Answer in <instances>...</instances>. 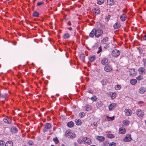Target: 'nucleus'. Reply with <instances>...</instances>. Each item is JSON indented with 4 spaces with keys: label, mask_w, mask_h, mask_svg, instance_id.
<instances>
[{
    "label": "nucleus",
    "mask_w": 146,
    "mask_h": 146,
    "mask_svg": "<svg viewBox=\"0 0 146 146\" xmlns=\"http://www.w3.org/2000/svg\"><path fill=\"white\" fill-rule=\"evenodd\" d=\"M83 141L84 142L88 143V145L91 144V141L90 139L86 137H84L83 138Z\"/></svg>",
    "instance_id": "obj_7"
},
{
    "label": "nucleus",
    "mask_w": 146,
    "mask_h": 146,
    "mask_svg": "<svg viewBox=\"0 0 146 146\" xmlns=\"http://www.w3.org/2000/svg\"><path fill=\"white\" fill-rule=\"evenodd\" d=\"M96 37L97 38H98L101 36L103 33V31L101 29H98L97 30L96 29Z\"/></svg>",
    "instance_id": "obj_1"
},
{
    "label": "nucleus",
    "mask_w": 146,
    "mask_h": 146,
    "mask_svg": "<svg viewBox=\"0 0 146 146\" xmlns=\"http://www.w3.org/2000/svg\"><path fill=\"white\" fill-rule=\"evenodd\" d=\"M4 141L2 140H0V146H2L4 145Z\"/></svg>",
    "instance_id": "obj_52"
},
{
    "label": "nucleus",
    "mask_w": 146,
    "mask_h": 146,
    "mask_svg": "<svg viewBox=\"0 0 146 146\" xmlns=\"http://www.w3.org/2000/svg\"><path fill=\"white\" fill-rule=\"evenodd\" d=\"M136 79L138 80H140L142 79V77L141 76H138L137 77Z\"/></svg>",
    "instance_id": "obj_50"
},
{
    "label": "nucleus",
    "mask_w": 146,
    "mask_h": 146,
    "mask_svg": "<svg viewBox=\"0 0 146 146\" xmlns=\"http://www.w3.org/2000/svg\"><path fill=\"white\" fill-rule=\"evenodd\" d=\"M70 37V36L69 34L68 33H66L63 36V38L64 39H68Z\"/></svg>",
    "instance_id": "obj_29"
},
{
    "label": "nucleus",
    "mask_w": 146,
    "mask_h": 146,
    "mask_svg": "<svg viewBox=\"0 0 146 146\" xmlns=\"http://www.w3.org/2000/svg\"><path fill=\"white\" fill-rule=\"evenodd\" d=\"M139 71L141 74H143L145 73V69L143 68H140L139 69Z\"/></svg>",
    "instance_id": "obj_25"
},
{
    "label": "nucleus",
    "mask_w": 146,
    "mask_h": 146,
    "mask_svg": "<svg viewBox=\"0 0 146 146\" xmlns=\"http://www.w3.org/2000/svg\"><path fill=\"white\" fill-rule=\"evenodd\" d=\"M116 94L114 93H112L110 94V97L112 99H114L116 97Z\"/></svg>",
    "instance_id": "obj_38"
},
{
    "label": "nucleus",
    "mask_w": 146,
    "mask_h": 146,
    "mask_svg": "<svg viewBox=\"0 0 146 146\" xmlns=\"http://www.w3.org/2000/svg\"><path fill=\"white\" fill-rule=\"evenodd\" d=\"M106 118H107V120L109 121H110L114 119V116H113L112 117H109L107 116H106Z\"/></svg>",
    "instance_id": "obj_37"
},
{
    "label": "nucleus",
    "mask_w": 146,
    "mask_h": 146,
    "mask_svg": "<svg viewBox=\"0 0 146 146\" xmlns=\"http://www.w3.org/2000/svg\"><path fill=\"white\" fill-rule=\"evenodd\" d=\"M43 2H39L37 3V6H40L41 5H42L43 4Z\"/></svg>",
    "instance_id": "obj_53"
},
{
    "label": "nucleus",
    "mask_w": 146,
    "mask_h": 146,
    "mask_svg": "<svg viewBox=\"0 0 146 146\" xmlns=\"http://www.w3.org/2000/svg\"><path fill=\"white\" fill-rule=\"evenodd\" d=\"M102 46H100L98 48V50L97 51V53L98 54L100 52L102 51Z\"/></svg>",
    "instance_id": "obj_47"
},
{
    "label": "nucleus",
    "mask_w": 146,
    "mask_h": 146,
    "mask_svg": "<svg viewBox=\"0 0 146 146\" xmlns=\"http://www.w3.org/2000/svg\"><path fill=\"white\" fill-rule=\"evenodd\" d=\"M109 38L108 37H106L104 38L101 40V43L103 44H104L108 41Z\"/></svg>",
    "instance_id": "obj_20"
},
{
    "label": "nucleus",
    "mask_w": 146,
    "mask_h": 146,
    "mask_svg": "<svg viewBox=\"0 0 146 146\" xmlns=\"http://www.w3.org/2000/svg\"><path fill=\"white\" fill-rule=\"evenodd\" d=\"M60 146H66L62 144Z\"/></svg>",
    "instance_id": "obj_59"
},
{
    "label": "nucleus",
    "mask_w": 146,
    "mask_h": 146,
    "mask_svg": "<svg viewBox=\"0 0 146 146\" xmlns=\"http://www.w3.org/2000/svg\"><path fill=\"white\" fill-rule=\"evenodd\" d=\"M85 57V54H81L80 56V58L81 60L83 62L84 61V59Z\"/></svg>",
    "instance_id": "obj_31"
},
{
    "label": "nucleus",
    "mask_w": 146,
    "mask_h": 146,
    "mask_svg": "<svg viewBox=\"0 0 146 146\" xmlns=\"http://www.w3.org/2000/svg\"><path fill=\"white\" fill-rule=\"evenodd\" d=\"M113 27L115 29H119L121 27V25L119 23L116 22L114 25Z\"/></svg>",
    "instance_id": "obj_16"
},
{
    "label": "nucleus",
    "mask_w": 146,
    "mask_h": 146,
    "mask_svg": "<svg viewBox=\"0 0 146 146\" xmlns=\"http://www.w3.org/2000/svg\"><path fill=\"white\" fill-rule=\"evenodd\" d=\"M90 146H95L94 145H90Z\"/></svg>",
    "instance_id": "obj_64"
},
{
    "label": "nucleus",
    "mask_w": 146,
    "mask_h": 146,
    "mask_svg": "<svg viewBox=\"0 0 146 146\" xmlns=\"http://www.w3.org/2000/svg\"><path fill=\"white\" fill-rule=\"evenodd\" d=\"M125 114L127 116H130L132 113L131 110L130 109H126L124 110Z\"/></svg>",
    "instance_id": "obj_10"
},
{
    "label": "nucleus",
    "mask_w": 146,
    "mask_h": 146,
    "mask_svg": "<svg viewBox=\"0 0 146 146\" xmlns=\"http://www.w3.org/2000/svg\"><path fill=\"white\" fill-rule=\"evenodd\" d=\"M116 144L114 142H112L109 144V146H115Z\"/></svg>",
    "instance_id": "obj_48"
},
{
    "label": "nucleus",
    "mask_w": 146,
    "mask_h": 146,
    "mask_svg": "<svg viewBox=\"0 0 146 146\" xmlns=\"http://www.w3.org/2000/svg\"><path fill=\"white\" fill-rule=\"evenodd\" d=\"M130 82L131 84L134 85L136 83L137 81L135 79H131L130 80Z\"/></svg>",
    "instance_id": "obj_32"
},
{
    "label": "nucleus",
    "mask_w": 146,
    "mask_h": 146,
    "mask_svg": "<svg viewBox=\"0 0 146 146\" xmlns=\"http://www.w3.org/2000/svg\"><path fill=\"white\" fill-rule=\"evenodd\" d=\"M8 94H7L5 93L1 94L0 92V98H5L7 96Z\"/></svg>",
    "instance_id": "obj_26"
},
{
    "label": "nucleus",
    "mask_w": 146,
    "mask_h": 146,
    "mask_svg": "<svg viewBox=\"0 0 146 146\" xmlns=\"http://www.w3.org/2000/svg\"><path fill=\"white\" fill-rule=\"evenodd\" d=\"M134 69H131L129 70V72L130 75L131 76H134L136 74V72Z\"/></svg>",
    "instance_id": "obj_11"
},
{
    "label": "nucleus",
    "mask_w": 146,
    "mask_h": 146,
    "mask_svg": "<svg viewBox=\"0 0 146 146\" xmlns=\"http://www.w3.org/2000/svg\"><path fill=\"white\" fill-rule=\"evenodd\" d=\"M143 61H144V64H145V61H146L145 59Z\"/></svg>",
    "instance_id": "obj_60"
},
{
    "label": "nucleus",
    "mask_w": 146,
    "mask_h": 146,
    "mask_svg": "<svg viewBox=\"0 0 146 146\" xmlns=\"http://www.w3.org/2000/svg\"><path fill=\"white\" fill-rule=\"evenodd\" d=\"M91 100L93 102H95L96 101L97 99V98L95 96H93L91 98Z\"/></svg>",
    "instance_id": "obj_45"
},
{
    "label": "nucleus",
    "mask_w": 146,
    "mask_h": 146,
    "mask_svg": "<svg viewBox=\"0 0 146 146\" xmlns=\"http://www.w3.org/2000/svg\"><path fill=\"white\" fill-rule=\"evenodd\" d=\"M33 142L32 141H29L28 142V144L29 145H33Z\"/></svg>",
    "instance_id": "obj_51"
},
{
    "label": "nucleus",
    "mask_w": 146,
    "mask_h": 146,
    "mask_svg": "<svg viewBox=\"0 0 146 146\" xmlns=\"http://www.w3.org/2000/svg\"><path fill=\"white\" fill-rule=\"evenodd\" d=\"M123 12H124V13H125V12H126V10H124V11Z\"/></svg>",
    "instance_id": "obj_61"
},
{
    "label": "nucleus",
    "mask_w": 146,
    "mask_h": 146,
    "mask_svg": "<svg viewBox=\"0 0 146 146\" xmlns=\"http://www.w3.org/2000/svg\"><path fill=\"white\" fill-rule=\"evenodd\" d=\"M137 115L140 117H142L143 115V112L140 109H138L137 110Z\"/></svg>",
    "instance_id": "obj_9"
},
{
    "label": "nucleus",
    "mask_w": 146,
    "mask_h": 146,
    "mask_svg": "<svg viewBox=\"0 0 146 146\" xmlns=\"http://www.w3.org/2000/svg\"><path fill=\"white\" fill-rule=\"evenodd\" d=\"M71 131L69 130L66 131L65 132V136L68 137L70 136L72 134Z\"/></svg>",
    "instance_id": "obj_21"
},
{
    "label": "nucleus",
    "mask_w": 146,
    "mask_h": 146,
    "mask_svg": "<svg viewBox=\"0 0 146 146\" xmlns=\"http://www.w3.org/2000/svg\"><path fill=\"white\" fill-rule=\"evenodd\" d=\"M120 54L119 51L117 49L113 50L112 52V55L114 57H118Z\"/></svg>",
    "instance_id": "obj_3"
},
{
    "label": "nucleus",
    "mask_w": 146,
    "mask_h": 146,
    "mask_svg": "<svg viewBox=\"0 0 146 146\" xmlns=\"http://www.w3.org/2000/svg\"><path fill=\"white\" fill-rule=\"evenodd\" d=\"M146 91V88L144 87H141L139 90V92L141 94H144Z\"/></svg>",
    "instance_id": "obj_14"
},
{
    "label": "nucleus",
    "mask_w": 146,
    "mask_h": 146,
    "mask_svg": "<svg viewBox=\"0 0 146 146\" xmlns=\"http://www.w3.org/2000/svg\"><path fill=\"white\" fill-rule=\"evenodd\" d=\"M75 121L77 125H80L81 124V121L80 119H76Z\"/></svg>",
    "instance_id": "obj_34"
},
{
    "label": "nucleus",
    "mask_w": 146,
    "mask_h": 146,
    "mask_svg": "<svg viewBox=\"0 0 146 146\" xmlns=\"http://www.w3.org/2000/svg\"><path fill=\"white\" fill-rule=\"evenodd\" d=\"M119 131L120 133L121 134H124L126 132L125 129L123 127H120L119 129Z\"/></svg>",
    "instance_id": "obj_15"
},
{
    "label": "nucleus",
    "mask_w": 146,
    "mask_h": 146,
    "mask_svg": "<svg viewBox=\"0 0 146 146\" xmlns=\"http://www.w3.org/2000/svg\"><path fill=\"white\" fill-rule=\"evenodd\" d=\"M68 29L70 30H71L72 29V28L71 27H70L68 28Z\"/></svg>",
    "instance_id": "obj_57"
},
{
    "label": "nucleus",
    "mask_w": 146,
    "mask_h": 146,
    "mask_svg": "<svg viewBox=\"0 0 146 146\" xmlns=\"http://www.w3.org/2000/svg\"><path fill=\"white\" fill-rule=\"evenodd\" d=\"M131 139V135L130 134H127L123 140L125 142H128L130 141Z\"/></svg>",
    "instance_id": "obj_5"
},
{
    "label": "nucleus",
    "mask_w": 146,
    "mask_h": 146,
    "mask_svg": "<svg viewBox=\"0 0 146 146\" xmlns=\"http://www.w3.org/2000/svg\"><path fill=\"white\" fill-rule=\"evenodd\" d=\"M96 29H94L92 30L91 31V32L90 33L89 36L90 37H93L94 36L96 37Z\"/></svg>",
    "instance_id": "obj_8"
},
{
    "label": "nucleus",
    "mask_w": 146,
    "mask_h": 146,
    "mask_svg": "<svg viewBox=\"0 0 146 146\" xmlns=\"http://www.w3.org/2000/svg\"><path fill=\"white\" fill-rule=\"evenodd\" d=\"M13 143L11 141H8L7 142L5 145V146H13Z\"/></svg>",
    "instance_id": "obj_19"
},
{
    "label": "nucleus",
    "mask_w": 146,
    "mask_h": 146,
    "mask_svg": "<svg viewBox=\"0 0 146 146\" xmlns=\"http://www.w3.org/2000/svg\"><path fill=\"white\" fill-rule=\"evenodd\" d=\"M108 136L109 138H113L114 137V136L112 134H109L108 135Z\"/></svg>",
    "instance_id": "obj_49"
},
{
    "label": "nucleus",
    "mask_w": 146,
    "mask_h": 146,
    "mask_svg": "<svg viewBox=\"0 0 146 146\" xmlns=\"http://www.w3.org/2000/svg\"><path fill=\"white\" fill-rule=\"evenodd\" d=\"M3 121L5 123L9 124L11 123V119L10 117H7L3 119Z\"/></svg>",
    "instance_id": "obj_6"
},
{
    "label": "nucleus",
    "mask_w": 146,
    "mask_h": 146,
    "mask_svg": "<svg viewBox=\"0 0 146 146\" xmlns=\"http://www.w3.org/2000/svg\"><path fill=\"white\" fill-rule=\"evenodd\" d=\"M101 83L103 85H106L107 83V81L106 80L103 79L101 81Z\"/></svg>",
    "instance_id": "obj_36"
},
{
    "label": "nucleus",
    "mask_w": 146,
    "mask_h": 146,
    "mask_svg": "<svg viewBox=\"0 0 146 146\" xmlns=\"http://www.w3.org/2000/svg\"><path fill=\"white\" fill-rule=\"evenodd\" d=\"M82 141H83L80 139H78L77 140L78 142L80 144L81 143Z\"/></svg>",
    "instance_id": "obj_54"
},
{
    "label": "nucleus",
    "mask_w": 146,
    "mask_h": 146,
    "mask_svg": "<svg viewBox=\"0 0 146 146\" xmlns=\"http://www.w3.org/2000/svg\"><path fill=\"white\" fill-rule=\"evenodd\" d=\"M85 115V114L83 112H81L79 113V116L80 117H83Z\"/></svg>",
    "instance_id": "obj_44"
},
{
    "label": "nucleus",
    "mask_w": 146,
    "mask_h": 146,
    "mask_svg": "<svg viewBox=\"0 0 146 146\" xmlns=\"http://www.w3.org/2000/svg\"><path fill=\"white\" fill-rule=\"evenodd\" d=\"M76 143H74V146H76Z\"/></svg>",
    "instance_id": "obj_62"
},
{
    "label": "nucleus",
    "mask_w": 146,
    "mask_h": 146,
    "mask_svg": "<svg viewBox=\"0 0 146 146\" xmlns=\"http://www.w3.org/2000/svg\"><path fill=\"white\" fill-rule=\"evenodd\" d=\"M103 104L102 102L101 101H99L96 104V106L97 107V108H98L100 107H101L103 105Z\"/></svg>",
    "instance_id": "obj_18"
},
{
    "label": "nucleus",
    "mask_w": 146,
    "mask_h": 146,
    "mask_svg": "<svg viewBox=\"0 0 146 146\" xmlns=\"http://www.w3.org/2000/svg\"><path fill=\"white\" fill-rule=\"evenodd\" d=\"M53 140L56 144L58 143L59 142V141L57 137H56L55 138H53Z\"/></svg>",
    "instance_id": "obj_46"
},
{
    "label": "nucleus",
    "mask_w": 146,
    "mask_h": 146,
    "mask_svg": "<svg viewBox=\"0 0 146 146\" xmlns=\"http://www.w3.org/2000/svg\"><path fill=\"white\" fill-rule=\"evenodd\" d=\"M143 40H146V35H145L143 37Z\"/></svg>",
    "instance_id": "obj_55"
},
{
    "label": "nucleus",
    "mask_w": 146,
    "mask_h": 146,
    "mask_svg": "<svg viewBox=\"0 0 146 146\" xmlns=\"http://www.w3.org/2000/svg\"><path fill=\"white\" fill-rule=\"evenodd\" d=\"M51 127V124L50 123H46L44 126V128L43 129V131L45 132L47 131V130L50 129Z\"/></svg>",
    "instance_id": "obj_2"
},
{
    "label": "nucleus",
    "mask_w": 146,
    "mask_h": 146,
    "mask_svg": "<svg viewBox=\"0 0 146 146\" xmlns=\"http://www.w3.org/2000/svg\"><path fill=\"white\" fill-rule=\"evenodd\" d=\"M97 25H99L100 27L102 28L103 29H105V25H103V24L100 23H97Z\"/></svg>",
    "instance_id": "obj_30"
},
{
    "label": "nucleus",
    "mask_w": 146,
    "mask_h": 146,
    "mask_svg": "<svg viewBox=\"0 0 146 146\" xmlns=\"http://www.w3.org/2000/svg\"><path fill=\"white\" fill-rule=\"evenodd\" d=\"M68 24L69 25H71V23L70 22H69L68 23Z\"/></svg>",
    "instance_id": "obj_58"
},
{
    "label": "nucleus",
    "mask_w": 146,
    "mask_h": 146,
    "mask_svg": "<svg viewBox=\"0 0 146 146\" xmlns=\"http://www.w3.org/2000/svg\"><path fill=\"white\" fill-rule=\"evenodd\" d=\"M11 131L13 133H16L17 132V129L15 127L13 126L11 128Z\"/></svg>",
    "instance_id": "obj_17"
},
{
    "label": "nucleus",
    "mask_w": 146,
    "mask_h": 146,
    "mask_svg": "<svg viewBox=\"0 0 146 146\" xmlns=\"http://www.w3.org/2000/svg\"><path fill=\"white\" fill-rule=\"evenodd\" d=\"M93 11L97 15H98L99 13L100 10L98 9H93Z\"/></svg>",
    "instance_id": "obj_33"
},
{
    "label": "nucleus",
    "mask_w": 146,
    "mask_h": 146,
    "mask_svg": "<svg viewBox=\"0 0 146 146\" xmlns=\"http://www.w3.org/2000/svg\"><path fill=\"white\" fill-rule=\"evenodd\" d=\"M126 18V16L125 14H123L120 16V19L122 21H125Z\"/></svg>",
    "instance_id": "obj_27"
},
{
    "label": "nucleus",
    "mask_w": 146,
    "mask_h": 146,
    "mask_svg": "<svg viewBox=\"0 0 146 146\" xmlns=\"http://www.w3.org/2000/svg\"><path fill=\"white\" fill-rule=\"evenodd\" d=\"M70 136V138L71 139H73V138H75L76 137L75 134L74 133H72V134Z\"/></svg>",
    "instance_id": "obj_39"
},
{
    "label": "nucleus",
    "mask_w": 146,
    "mask_h": 146,
    "mask_svg": "<svg viewBox=\"0 0 146 146\" xmlns=\"http://www.w3.org/2000/svg\"><path fill=\"white\" fill-rule=\"evenodd\" d=\"M116 107V104L114 103L110 104L108 106V108L110 111H112Z\"/></svg>",
    "instance_id": "obj_4"
},
{
    "label": "nucleus",
    "mask_w": 146,
    "mask_h": 146,
    "mask_svg": "<svg viewBox=\"0 0 146 146\" xmlns=\"http://www.w3.org/2000/svg\"><path fill=\"white\" fill-rule=\"evenodd\" d=\"M112 69V67L110 66H106L104 67L105 71L107 72H109Z\"/></svg>",
    "instance_id": "obj_13"
},
{
    "label": "nucleus",
    "mask_w": 146,
    "mask_h": 146,
    "mask_svg": "<svg viewBox=\"0 0 146 146\" xmlns=\"http://www.w3.org/2000/svg\"><path fill=\"white\" fill-rule=\"evenodd\" d=\"M143 102L142 101H139L138 102V104H141L142 103H143Z\"/></svg>",
    "instance_id": "obj_56"
},
{
    "label": "nucleus",
    "mask_w": 146,
    "mask_h": 146,
    "mask_svg": "<svg viewBox=\"0 0 146 146\" xmlns=\"http://www.w3.org/2000/svg\"><path fill=\"white\" fill-rule=\"evenodd\" d=\"M96 56L95 55H93L92 56H90L88 57V59L89 60V61L92 62H93L96 59Z\"/></svg>",
    "instance_id": "obj_22"
},
{
    "label": "nucleus",
    "mask_w": 146,
    "mask_h": 146,
    "mask_svg": "<svg viewBox=\"0 0 146 146\" xmlns=\"http://www.w3.org/2000/svg\"><path fill=\"white\" fill-rule=\"evenodd\" d=\"M97 139L100 141H102L105 139V137L103 136H98L97 137Z\"/></svg>",
    "instance_id": "obj_24"
},
{
    "label": "nucleus",
    "mask_w": 146,
    "mask_h": 146,
    "mask_svg": "<svg viewBox=\"0 0 146 146\" xmlns=\"http://www.w3.org/2000/svg\"><path fill=\"white\" fill-rule=\"evenodd\" d=\"M66 16H64V18L65 19V17H66Z\"/></svg>",
    "instance_id": "obj_63"
},
{
    "label": "nucleus",
    "mask_w": 146,
    "mask_h": 146,
    "mask_svg": "<svg viewBox=\"0 0 146 146\" xmlns=\"http://www.w3.org/2000/svg\"><path fill=\"white\" fill-rule=\"evenodd\" d=\"M123 123L125 125H128L129 124V122L128 120H126L123 121Z\"/></svg>",
    "instance_id": "obj_40"
},
{
    "label": "nucleus",
    "mask_w": 146,
    "mask_h": 146,
    "mask_svg": "<svg viewBox=\"0 0 146 146\" xmlns=\"http://www.w3.org/2000/svg\"><path fill=\"white\" fill-rule=\"evenodd\" d=\"M67 125L69 127H71L73 126L74 123L72 121L69 122L67 123Z\"/></svg>",
    "instance_id": "obj_28"
},
{
    "label": "nucleus",
    "mask_w": 146,
    "mask_h": 146,
    "mask_svg": "<svg viewBox=\"0 0 146 146\" xmlns=\"http://www.w3.org/2000/svg\"><path fill=\"white\" fill-rule=\"evenodd\" d=\"M102 64L104 65H106L108 64V59L106 58H103L101 61Z\"/></svg>",
    "instance_id": "obj_12"
},
{
    "label": "nucleus",
    "mask_w": 146,
    "mask_h": 146,
    "mask_svg": "<svg viewBox=\"0 0 146 146\" xmlns=\"http://www.w3.org/2000/svg\"><path fill=\"white\" fill-rule=\"evenodd\" d=\"M121 86L120 85H117L115 86V89L116 90H118L120 89Z\"/></svg>",
    "instance_id": "obj_42"
},
{
    "label": "nucleus",
    "mask_w": 146,
    "mask_h": 146,
    "mask_svg": "<svg viewBox=\"0 0 146 146\" xmlns=\"http://www.w3.org/2000/svg\"><path fill=\"white\" fill-rule=\"evenodd\" d=\"M104 0H98L97 3L98 4L101 5L104 3Z\"/></svg>",
    "instance_id": "obj_41"
},
{
    "label": "nucleus",
    "mask_w": 146,
    "mask_h": 146,
    "mask_svg": "<svg viewBox=\"0 0 146 146\" xmlns=\"http://www.w3.org/2000/svg\"><path fill=\"white\" fill-rule=\"evenodd\" d=\"M115 2L113 0H108V4L110 6H112L114 4Z\"/></svg>",
    "instance_id": "obj_23"
},
{
    "label": "nucleus",
    "mask_w": 146,
    "mask_h": 146,
    "mask_svg": "<svg viewBox=\"0 0 146 146\" xmlns=\"http://www.w3.org/2000/svg\"><path fill=\"white\" fill-rule=\"evenodd\" d=\"M33 15L34 17H38L39 15V13L36 11H35L33 13Z\"/></svg>",
    "instance_id": "obj_35"
},
{
    "label": "nucleus",
    "mask_w": 146,
    "mask_h": 146,
    "mask_svg": "<svg viewBox=\"0 0 146 146\" xmlns=\"http://www.w3.org/2000/svg\"><path fill=\"white\" fill-rule=\"evenodd\" d=\"M91 109V107L89 105H87L85 106V110L86 111H88Z\"/></svg>",
    "instance_id": "obj_43"
}]
</instances>
